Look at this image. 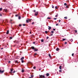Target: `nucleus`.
Segmentation results:
<instances>
[{"mask_svg":"<svg viewBox=\"0 0 78 78\" xmlns=\"http://www.w3.org/2000/svg\"><path fill=\"white\" fill-rule=\"evenodd\" d=\"M39 78H45V77L44 75H39Z\"/></svg>","mask_w":78,"mask_h":78,"instance_id":"f257e3e1","label":"nucleus"},{"mask_svg":"<svg viewBox=\"0 0 78 78\" xmlns=\"http://www.w3.org/2000/svg\"><path fill=\"white\" fill-rule=\"evenodd\" d=\"M31 20L32 19H28V20H27L26 21L27 23H28L29 22H30Z\"/></svg>","mask_w":78,"mask_h":78,"instance_id":"f03ea898","label":"nucleus"},{"mask_svg":"<svg viewBox=\"0 0 78 78\" xmlns=\"http://www.w3.org/2000/svg\"><path fill=\"white\" fill-rule=\"evenodd\" d=\"M13 70V69H11V72H9V73H10L11 74H12V75H13V74H12V72Z\"/></svg>","mask_w":78,"mask_h":78,"instance_id":"7ed1b4c3","label":"nucleus"},{"mask_svg":"<svg viewBox=\"0 0 78 78\" xmlns=\"http://www.w3.org/2000/svg\"><path fill=\"white\" fill-rule=\"evenodd\" d=\"M4 72V70H3V71H1V70H0V73H3V72Z\"/></svg>","mask_w":78,"mask_h":78,"instance_id":"20e7f679","label":"nucleus"},{"mask_svg":"<svg viewBox=\"0 0 78 78\" xmlns=\"http://www.w3.org/2000/svg\"><path fill=\"white\" fill-rule=\"evenodd\" d=\"M38 12H35V16H37L38 15Z\"/></svg>","mask_w":78,"mask_h":78,"instance_id":"39448f33","label":"nucleus"},{"mask_svg":"<svg viewBox=\"0 0 78 78\" xmlns=\"http://www.w3.org/2000/svg\"><path fill=\"white\" fill-rule=\"evenodd\" d=\"M31 48L32 49V50H35V47H31Z\"/></svg>","mask_w":78,"mask_h":78,"instance_id":"423d86ee","label":"nucleus"},{"mask_svg":"<svg viewBox=\"0 0 78 78\" xmlns=\"http://www.w3.org/2000/svg\"><path fill=\"white\" fill-rule=\"evenodd\" d=\"M24 59V57H22V58H20V60H21V61H22Z\"/></svg>","mask_w":78,"mask_h":78,"instance_id":"0eeeda50","label":"nucleus"},{"mask_svg":"<svg viewBox=\"0 0 78 78\" xmlns=\"http://www.w3.org/2000/svg\"><path fill=\"white\" fill-rule=\"evenodd\" d=\"M48 27H49L48 28V29H49V30H50L51 29V27L48 26Z\"/></svg>","mask_w":78,"mask_h":78,"instance_id":"6e6552de","label":"nucleus"},{"mask_svg":"<svg viewBox=\"0 0 78 78\" xmlns=\"http://www.w3.org/2000/svg\"><path fill=\"white\" fill-rule=\"evenodd\" d=\"M46 75L47 76H49V74L48 73H47Z\"/></svg>","mask_w":78,"mask_h":78,"instance_id":"1a4fd4ad","label":"nucleus"},{"mask_svg":"<svg viewBox=\"0 0 78 78\" xmlns=\"http://www.w3.org/2000/svg\"><path fill=\"white\" fill-rule=\"evenodd\" d=\"M34 51H38V49H34Z\"/></svg>","mask_w":78,"mask_h":78,"instance_id":"9d476101","label":"nucleus"},{"mask_svg":"<svg viewBox=\"0 0 78 78\" xmlns=\"http://www.w3.org/2000/svg\"><path fill=\"white\" fill-rule=\"evenodd\" d=\"M59 68L60 69L62 70V66H59Z\"/></svg>","mask_w":78,"mask_h":78,"instance_id":"9b49d317","label":"nucleus"},{"mask_svg":"<svg viewBox=\"0 0 78 78\" xmlns=\"http://www.w3.org/2000/svg\"><path fill=\"white\" fill-rule=\"evenodd\" d=\"M15 63H19V62L17 61L16 60V61H15Z\"/></svg>","mask_w":78,"mask_h":78,"instance_id":"f8f14e48","label":"nucleus"},{"mask_svg":"<svg viewBox=\"0 0 78 78\" xmlns=\"http://www.w3.org/2000/svg\"><path fill=\"white\" fill-rule=\"evenodd\" d=\"M64 5L65 6H67V4L66 3H65L64 4Z\"/></svg>","mask_w":78,"mask_h":78,"instance_id":"ddd939ff","label":"nucleus"},{"mask_svg":"<svg viewBox=\"0 0 78 78\" xmlns=\"http://www.w3.org/2000/svg\"><path fill=\"white\" fill-rule=\"evenodd\" d=\"M9 33V31L8 30L7 31L6 34H8Z\"/></svg>","mask_w":78,"mask_h":78,"instance_id":"4468645a","label":"nucleus"},{"mask_svg":"<svg viewBox=\"0 0 78 78\" xmlns=\"http://www.w3.org/2000/svg\"><path fill=\"white\" fill-rule=\"evenodd\" d=\"M23 72H24V70L23 69L22 70V73H23Z\"/></svg>","mask_w":78,"mask_h":78,"instance_id":"2eb2a0df","label":"nucleus"},{"mask_svg":"<svg viewBox=\"0 0 78 78\" xmlns=\"http://www.w3.org/2000/svg\"><path fill=\"white\" fill-rule=\"evenodd\" d=\"M56 51H59V48H57L56 49Z\"/></svg>","mask_w":78,"mask_h":78,"instance_id":"dca6fc26","label":"nucleus"},{"mask_svg":"<svg viewBox=\"0 0 78 78\" xmlns=\"http://www.w3.org/2000/svg\"><path fill=\"white\" fill-rule=\"evenodd\" d=\"M70 41H71V42H72L73 41V40L72 39H71V40H70Z\"/></svg>","mask_w":78,"mask_h":78,"instance_id":"f3484780","label":"nucleus"},{"mask_svg":"<svg viewBox=\"0 0 78 78\" xmlns=\"http://www.w3.org/2000/svg\"><path fill=\"white\" fill-rule=\"evenodd\" d=\"M45 33L46 34H47V33H48V31H45Z\"/></svg>","mask_w":78,"mask_h":78,"instance_id":"a211bd4d","label":"nucleus"},{"mask_svg":"<svg viewBox=\"0 0 78 78\" xmlns=\"http://www.w3.org/2000/svg\"><path fill=\"white\" fill-rule=\"evenodd\" d=\"M21 61H21V62H22V63H23V62H24V61H23V60H22Z\"/></svg>","mask_w":78,"mask_h":78,"instance_id":"6ab92c4d","label":"nucleus"},{"mask_svg":"<svg viewBox=\"0 0 78 78\" xmlns=\"http://www.w3.org/2000/svg\"><path fill=\"white\" fill-rule=\"evenodd\" d=\"M64 19H67V17L66 16V17H64Z\"/></svg>","mask_w":78,"mask_h":78,"instance_id":"aec40b11","label":"nucleus"},{"mask_svg":"<svg viewBox=\"0 0 78 78\" xmlns=\"http://www.w3.org/2000/svg\"><path fill=\"white\" fill-rule=\"evenodd\" d=\"M48 19V20H50L51 19V18H49V17H48L47 18Z\"/></svg>","mask_w":78,"mask_h":78,"instance_id":"412c9836","label":"nucleus"},{"mask_svg":"<svg viewBox=\"0 0 78 78\" xmlns=\"http://www.w3.org/2000/svg\"><path fill=\"white\" fill-rule=\"evenodd\" d=\"M41 42H44V40L43 39L41 40Z\"/></svg>","mask_w":78,"mask_h":78,"instance_id":"4be33fe9","label":"nucleus"},{"mask_svg":"<svg viewBox=\"0 0 78 78\" xmlns=\"http://www.w3.org/2000/svg\"><path fill=\"white\" fill-rule=\"evenodd\" d=\"M51 33H52V34H53L54 33V31H51Z\"/></svg>","mask_w":78,"mask_h":78,"instance_id":"5701e85b","label":"nucleus"},{"mask_svg":"<svg viewBox=\"0 0 78 78\" xmlns=\"http://www.w3.org/2000/svg\"><path fill=\"white\" fill-rule=\"evenodd\" d=\"M66 40V39H62V41H65Z\"/></svg>","mask_w":78,"mask_h":78,"instance_id":"b1692460","label":"nucleus"},{"mask_svg":"<svg viewBox=\"0 0 78 78\" xmlns=\"http://www.w3.org/2000/svg\"><path fill=\"white\" fill-rule=\"evenodd\" d=\"M37 55V53H35L34 55V57H35V55Z\"/></svg>","mask_w":78,"mask_h":78,"instance_id":"393cba45","label":"nucleus"},{"mask_svg":"<svg viewBox=\"0 0 78 78\" xmlns=\"http://www.w3.org/2000/svg\"><path fill=\"white\" fill-rule=\"evenodd\" d=\"M18 19L19 20H20V16H19V17H18Z\"/></svg>","mask_w":78,"mask_h":78,"instance_id":"a878e982","label":"nucleus"},{"mask_svg":"<svg viewBox=\"0 0 78 78\" xmlns=\"http://www.w3.org/2000/svg\"><path fill=\"white\" fill-rule=\"evenodd\" d=\"M2 8H0V11H2Z\"/></svg>","mask_w":78,"mask_h":78,"instance_id":"bb28decb","label":"nucleus"},{"mask_svg":"<svg viewBox=\"0 0 78 78\" xmlns=\"http://www.w3.org/2000/svg\"><path fill=\"white\" fill-rule=\"evenodd\" d=\"M52 8H54V5H52Z\"/></svg>","mask_w":78,"mask_h":78,"instance_id":"cd10ccee","label":"nucleus"},{"mask_svg":"<svg viewBox=\"0 0 78 78\" xmlns=\"http://www.w3.org/2000/svg\"><path fill=\"white\" fill-rule=\"evenodd\" d=\"M49 57H50V58H51V56L50 54H49Z\"/></svg>","mask_w":78,"mask_h":78,"instance_id":"c85d7f7f","label":"nucleus"},{"mask_svg":"<svg viewBox=\"0 0 78 78\" xmlns=\"http://www.w3.org/2000/svg\"><path fill=\"white\" fill-rule=\"evenodd\" d=\"M33 69H36V67L34 66V67H33Z\"/></svg>","mask_w":78,"mask_h":78,"instance_id":"c756f323","label":"nucleus"},{"mask_svg":"<svg viewBox=\"0 0 78 78\" xmlns=\"http://www.w3.org/2000/svg\"><path fill=\"white\" fill-rule=\"evenodd\" d=\"M62 72V70H59V72Z\"/></svg>","mask_w":78,"mask_h":78,"instance_id":"7c9ffc66","label":"nucleus"},{"mask_svg":"<svg viewBox=\"0 0 78 78\" xmlns=\"http://www.w3.org/2000/svg\"><path fill=\"white\" fill-rule=\"evenodd\" d=\"M18 16V15H15V16L16 17H17Z\"/></svg>","mask_w":78,"mask_h":78,"instance_id":"2f4dec72","label":"nucleus"},{"mask_svg":"<svg viewBox=\"0 0 78 78\" xmlns=\"http://www.w3.org/2000/svg\"><path fill=\"white\" fill-rule=\"evenodd\" d=\"M74 54L73 53L72 54V56H74Z\"/></svg>","mask_w":78,"mask_h":78,"instance_id":"473e14b6","label":"nucleus"},{"mask_svg":"<svg viewBox=\"0 0 78 78\" xmlns=\"http://www.w3.org/2000/svg\"><path fill=\"white\" fill-rule=\"evenodd\" d=\"M19 26L20 27H21V24H20L19 25Z\"/></svg>","mask_w":78,"mask_h":78,"instance_id":"72a5a7b5","label":"nucleus"},{"mask_svg":"<svg viewBox=\"0 0 78 78\" xmlns=\"http://www.w3.org/2000/svg\"><path fill=\"white\" fill-rule=\"evenodd\" d=\"M57 18H54V20H57Z\"/></svg>","mask_w":78,"mask_h":78,"instance_id":"f704fd0d","label":"nucleus"},{"mask_svg":"<svg viewBox=\"0 0 78 78\" xmlns=\"http://www.w3.org/2000/svg\"><path fill=\"white\" fill-rule=\"evenodd\" d=\"M34 22L32 23V25H34Z\"/></svg>","mask_w":78,"mask_h":78,"instance_id":"c9c22d12","label":"nucleus"},{"mask_svg":"<svg viewBox=\"0 0 78 78\" xmlns=\"http://www.w3.org/2000/svg\"><path fill=\"white\" fill-rule=\"evenodd\" d=\"M12 37H10V39H12Z\"/></svg>","mask_w":78,"mask_h":78,"instance_id":"e433bc0d","label":"nucleus"},{"mask_svg":"<svg viewBox=\"0 0 78 78\" xmlns=\"http://www.w3.org/2000/svg\"><path fill=\"white\" fill-rule=\"evenodd\" d=\"M66 8H69V7H68V6H66Z\"/></svg>","mask_w":78,"mask_h":78,"instance_id":"4c0bfd02","label":"nucleus"},{"mask_svg":"<svg viewBox=\"0 0 78 78\" xmlns=\"http://www.w3.org/2000/svg\"><path fill=\"white\" fill-rule=\"evenodd\" d=\"M0 16H2V14H0Z\"/></svg>","mask_w":78,"mask_h":78,"instance_id":"58836bf2","label":"nucleus"},{"mask_svg":"<svg viewBox=\"0 0 78 78\" xmlns=\"http://www.w3.org/2000/svg\"><path fill=\"white\" fill-rule=\"evenodd\" d=\"M58 16L57 15H55V17H57Z\"/></svg>","mask_w":78,"mask_h":78,"instance_id":"ea45409f","label":"nucleus"},{"mask_svg":"<svg viewBox=\"0 0 78 78\" xmlns=\"http://www.w3.org/2000/svg\"><path fill=\"white\" fill-rule=\"evenodd\" d=\"M53 36V34H51V35H50V36Z\"/></svg>","mask_w":78,"mask_h":78,"instance_id":"a19ab883","label":"nucleus"},{"mask_svg":"<svg viewBox=\"0 0 78 78\" xmlns=\"http://www.w3.org/2000/svg\"><path fill=\"white\" fill-rule=\"evenodd\" d=\"M34 77V76L31 75V77L32 78V77Z\"/></svg>","mask_w":78,"mask_h":78,"instance_id":"79ce46f5","label":"nucleus"},{"mask_svg":"<svg viewBox=\"0 0 78 78\" xmlns=\"http://www.w3.org/2000/svg\"><path fill=\"white\" fill-rule=\"evenodd\" d=\"M55 9H57V6H55Z\"/></svg>","mask_w":78,"mask_h":78,"instance_id":"37998d69","label":"nucleus"},{"mask_svg":"<svg viewBox=\"0 0 78 78\" xmlns=\"http://www.w3.org/2000/svg\"><path fill=\"white\" fill-rule=\"evenodd\" d=\"M61 21V20H58V22H60Z\"/></svg>","mask_w":78,"mask_h":78,"instance_id":"c03bdc74","label":"nucleus"},{"mask_svg":"<svg viewBox=\"0 0 78 78\" xmlns=\"http://www.w3.org/2000/svg\"><path fill=\"white\" fill-rule=\"evenodd\" d=\"M75 32L76 33H77V30H75Z\"/></svg>","mask_w":78,"mask_h":78,"instance_id":"a18cd8bd","label":"nucleus"},{"mask_svg":"<svg viewBox=\"0 0 78 78\" xmlns=\"http://www.w3.org/2000/svg\"><path fill=\"white\" fill-rule=\"evenodd\" d=\"M8 62L9 63H11V61H9V62Z\"/></svg>","mask_w":78,"mask_h":78,"instance_id":"49530a36","label":"nucleus"},{"mask_svg":"<svg viewBox=\"0 0 78 78\" xmlns=\"http://www.w3.org/2000/svg\"><path fill=\"white\" fill-rule=\"evenodd\" d=\"M49 38V37H47V38H46V39H48Z\"/></svg>","mask_w":78,"mask_h":78,"instance_id":"de8ad7c7","label":"nucleus"},{"mask_svg":"<svg viewBox=\"0 0 78 78\" xmlns=\"http://www.w3.org/2000/svg\"><path fill=\"white\" fill-rule=\"evenodd\" d=\"M41 70V68H40L39 69V70Z\"/></svg>","mask_w":78,"mask_h":78,"instance_id":"09e8293b","label":"nucleus"},{"mask_svg":"<svg viewBox=\"0 0 78 78\" xmlns=\"http://www.w3.org/2000/svg\"><path fill=\"white\" fill-rule=\"evenodd\" d=\"M16 72V71H13V73H15Z\"/></svg>","mask_w":78,"mask_h":78,"instance_id":"8fccbe9b","label":"nucleus"},{"mask_svg":"<svg viewBox=\"0 0 78 78\" xmlns=\"http://www.w3.org/2000/svg\"><path fill=\"white\" fill-rule=\"evenodd\" d=\"M4 10H5V12H6V11H7V10L5 9Z\"/></svg>","mask_w":78,"mask_h":78,"instance_id":"3c124183","label":"nucleus"},{"mask_svg":"<svg viewBox=\"0 0 78 78\" xmlns=\"http://www.w3.org/2000/svg\"><path fill=\"white\" fill-rule=\"evenodd\" d=\"M23 26H25V24H23Z\"/></svg>","mask_w":78,"mask_h":78,"instance_id":"603ef678","label":"nucleus"},{"mask_svg":"<svg viewBox=\"0 0 78 78\" xmlns=\"http://www.w3.org/2000/svg\"><path fill=\"white\" fill-rule=\"evenodd\" d=\"M53 30H54V31H55V30H56L55 29H53Z\"/></svg>","mask_w":78,"mask_h":78,"instance_id":"864d4df0","label":"nucleus"},{"mask_svg":"<svg viewBox=\"0 0 78 78\" xmlns=\"http://www.w3.org/2000/svg\"><path fill=\"white\" fill-rule=\"evenodd\" d=\"M67 44V42H65V44Z\"/></svg>","mask_w":78,"mask_h":78,"instance_id":"5fc2aeb1","label":"nucleus"},{"mask_svg":"<svg viewBox=\"0 0 78 78\" xmlns=\"http://www.w3.org/2000/svg\"><path fill=\"white\" fill-rule=\"evenodd\" d=\"M33 12H36V10H33Z\"/></svg>","mask_w":78,"mask_h":78,"instance_id":"6e6d98bb","label":"nucleus"},{"mask_svg":"<svg viewBox=\"0 0 78 78\" xmlns=\"http://www.w3.org/2000/svg\"><path fill=\"white\" fill-rule=\"evenodd\" d=\"M33 44H35V42H33Z\"/></svg>","mask_w":78,"mask_h":78,"instance_id":"4d7b16f0","label":"nucleus"},{"mask_svg":"<svg viewBox=\"0 0 78 78\" xmlns=\"http://www.w3.org/2000/svg\"><path fill=\"white\" fill-rule=\"evenodd\" d=\"M56 26H58V24H56Z\"/></svg>","mask_w":78,"mask_h":78,"instance_id":"13d9d810","label":"nucleus"},{"mask_svg":"<svg viewBox=\"0 0 78 78\" xmlns=\"http://www.w3.org/2000/svg\"><path fill=\"white\" fill-rule=\"evenodd\" d=\"M1 50H2L3 49V48H1Z\"/></svg>","mask_w":78,"mask_h":78,"instance_id":"bf43d9fd","label":"nucleus"},{"mask_svg":"<svg viewBox=\"0 0 78 78\" xmlns=\"http://www.w3.org/2000/svg\"><path fill=\"white\" fill-rule=\"evenodd\" d=\"M30 34H31V32H30Z\"/></svg>","mask_w":78,"mask_h":78,"instance_id":"052dcab7","label":"nucleus"},{"mask_svg":"<svg viewBox=\"0 0 78 78\" xmlns=\"http://www.w3.org/2000/svg\"><path fill=\"white\" fill-rule=\"evenodd\" d=\"M29 78H32V77H29Z\"/></svg>","mask_w":78,"mask_h":78,"instance_id":"680f3d73","label":"nucleus"},{"mask_svg":"<svg viewBox=\"0 0 78 78\" xmlns=\"http://www.w3.org/2000/svg\"><path fill=\"white\" fill-rule=\"evenodd\" d=\"M11 21H12V20H11Z\"/></svg>","mask_w":78,"mask_h":78,"instance_id":"e2e57ef3","label":"nucleus"},{"mask_svg":"<svg viewBox=\"0 0 78 78\" xmlns=\"http://www.w3.org/2000/svg\"><path fill=\"white\" fill-rule=\"evenodd\" d=\"M11 14V13H10V14Z\"/></svg>","mask_w":78,"mask_h":78,"instance_id":"0e129e2a","label":"nucleus"},{"mask_svg":"<svg viewBox=\"0 0 78 78\" xmlns=\"http://www.w3.org/2000/svg\"><path fill=\"white\" fill-rule=\"evenodd\" d=\"M77 44H78V42H77Z\"/></svg>","mask_w":78,"mask_h":78,"instance_id":"69168bd1","label":"nucleus"},{"mask_svg":"<svg viewBox=\"0 0 78 78\" xmlns=\"http://www.w3.org/2000/svg\"><path fill=\"white\" fill-rule=\"evenodd\" d=\"M1 47H0V48Z\"/></svg>","mask_w":78,"mask_h":78,"instance_id":"338daca9","label":"nucleus"}]
</instances>
